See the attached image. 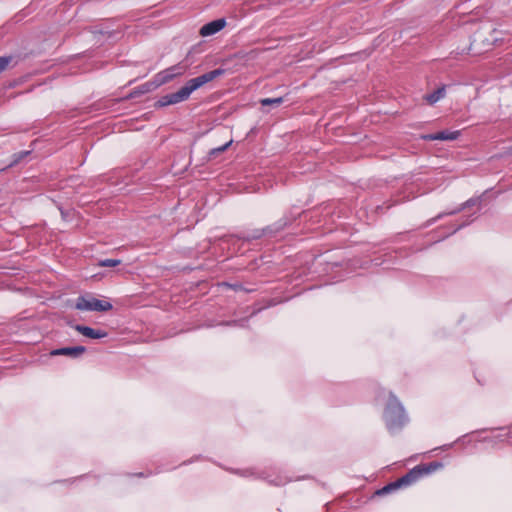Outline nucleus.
<instances>
[{"label": "nucleus", "mask_w": 512, "mask_h": 512, "mask_svg": "<svg viewBox=\"0 0 512 512\" xmlns=\"http://www.w3.org/2000/svg\"><path fill=\"white\" fill-rule=\"evenodd\" d=\"M386 416L391 422H401L404 416V409L398 399L391 396L386 409Z\"/></svg>", "instance_id": "4"}, {"label": "nucleus", "mask_w": 512, "mask_h": 512, "mask_svg": "<svg viewBox=\"0 0 512 512\" xmlns=\"http://www.w3.org/2000/svg\"><path fill=\"white\" fill-rule=\"evenodd\" d=\"M232 140L228 141L226 144H224L223 146L221 147H218V148H214L212 149L209 154H208V159L211 160L213 159L214 157H216L218 154L224 152L231 144H232Z\"/></svg>", "instance_id": "13"}, {"label": "nucleus", "mask_w": 512, "mask_h": 512, "mask_svg": "<svg viewBox=\"0 0 512 512\" xmlns=\"http://www.w3.org/2000/svg\"><path fill=\"white\" fill-rule=\"evenodd\" d=\"M225 26L226 20L224 18H220L203 25L199 33L203 37L211 36L222 30Z\"/></svg>", "instance_id": "5"}, {"label": "nucleus", "mask_w": 512, "mask_h": 512, "mask_svg": "<svg viewBox=\"0 0 512 512\" xmlns=\"http://www.w3.org/2000/svg\"><path fill=\"white\" fill-rule=\"evenodd\" d=\"M429 473V469L425 466H417L399 479V484L409 485L416 481L421 475Z\"/></svg>", "instance_id": "7"}, {"label": "nucleus", "mask_w": 512, "mask_h": 512, "mask_svg": "<svg viewBox=\"0 0 512 512\" xmlns=\"http://www.w3.org/2000/svg\"><path fill=\"white\" fill-rule=\"evenodd\" d=\"M401 486H404L403 484H399V479L394 482V483H391L388 485L389 489L392 491V490H395V489H398L400 488Z\"/></svg>", "instance_id": "17"}, {"label": "nucleus", "mask_w": 512, "mask_h": 512, "mask_svg": "<svg viewBox=\"0 0 512 512\" xmlns=\"http://www.w3.org/2000/svg\"><path fill=\"white\" fill-rule=\"evenodd\" d=\"M224 73L222 69H216L210 71L206 74H203L199 77L190 79L183 87H181L177 92L171 93L161 97L156 105L159 107H164L168 105H173L185 101L188 99L190 94L196 89L200 88L204 84L214 80L216 77L221 76Z\"/></svg>", "instance_id": "1"}, {"label": "nucleus", "mask_w": 512, "mask_h": 512, "mask_svg": "<svg viewBox=\"0 0 512 512\" xmlns=\"http://www.w3.org/2000/svg\"><path fill=\"white\" fill-rule=\"evenodd\" d=\"M391 490L389 489L388 485L385 486L384 488H382L381 490L378 491V494H384V493H388L390 492Z\"/></svg>", "instance_id": "19"}, {"label": "nucleus", "mask_w": 512, "mask_h": 512, "mask_svg": "<svg viewBox=\"0 0 512 512\" xmlns=\"http://www.w3.org/2000/svg\"><path fill=\"white\" fill-rule=\"evenodd\" d=\"M459 131H441L436 134H430L423 136V139L426 140H455L459 137Z\"/></svg>", "instance_id": "10"}, {"label": "nucleus", "mask_w": 512, "mask_h": 512, "mask_svg": "<svg viewBox=\"0 0 512 512\" xmlns=\"http://www.w3.org/2000/svg\"><path fill=\"white\" fill-rule=\"evenodd\" d=\"M121 263L118 259H106L99 262L101 267H115Z\"/></svg>", "instance_id": "15"}, {"label": "nucleus", "mask_w": 512, "mask_h": 512, "mask_svg": "<svg viewBox=\"0 0 512 512\" xmlns=\"http://www.w3.org/2000/svg\"><path fill=\"white\" fill-rule=\"evenodd\" d=\"M85 352V348L83 346L76 347H65L60 349H55L50 352L51 356H68L71 358H77L81 356Z\"/></svg>", "instance_id": "8"}, {"label": "nucleus", "mask_w": 512, "mask_h": 512, "mask_svg": "<svg viewBox=\"0 0 512 512\" xmlns=\"http://www.w3.org/2000/svg\"><path fill=\"white\" fill-rule=\"evenodd\" d=\"M75 329L81 333L83 336L91 338V339H99L104 338L107 336V333L101 330H95L93 328L82 326V325H76Z\"/></svg>", "instance_id": "9"}, {"label": "nucleus", "mask_w": 512, "mask_h": 512, "mask_svg": "<svg viewBox=\"0 0 512 512\" xmlns=\"http://www.w3.org/2000/svg\"><path fill=\"white\" fill-rule=\"evenodd\" d=\"M30 152L29 151H22V152H19V153H16L12 156V160L11 162L4 168H2L3 170L6 169V168H9V167H13L15 165H17L19 162H21Z\"/></svg>", "instance_id": "12"}, {"label": "nucleus", "mask_w": 512, "mask_h": 512, "mask_svg": "<svg viewBox=\"0 0 512 512\" xmlns=\"http://www.w3.org/2000/svg\"><path fill=\"white\" fill-rule=\"evenodd\" d=\"M283 102V98L282 97H278V98H264L260 101V103L263 105V106H268V105H274V106H278L280 105L281 103Z\"/></svg>", "instance_id": "14"}, {"label": "nucleus", "mask_w": 512, "mask_h": 512, "mask_svg": "<svg viewBox=\"0 0 512 512\" xmlns=\"http://www.w3.org/2000/svg\"><path fill=\"white\" fill-rule=\"evenodd\" d=\"M10 61V57H0V74L7 69Z\"/></svg>", "instance_id": "16"}, {"label": "nucleus", "mask_w": 512, "mask_h": 512, "mask_svg": "<svg viewBox=\"0 0 512 512\" xmlns=\"http://www.w3.org/2000/svg\"><path fill=\"white\" fill-rule=\"evenodd\" d=\"M76 309L86 311H109L112 309V305L108 301L99 300L94 297L85 298L80 297L77 299Z\"/></svg>", "instance_id": "2"}, {"label": "nucleus", "mask_w": 512, "mask_h": 512, "mask_svg": "<svg viewBox=\"0 0 512 512\" xmlns=\"http://www.w3.org/2000/svg\"><path fill=\"white\" fill-rule=\"evenodd\" d=\"M187 69V66L183 64H177L175 66H172L160 73H158L155 77L154 86L158 87L160 85H163L165 83L170 82L177 76H181L185 73Z\"/></svg>", "instance_id": "3"}, {"label": "nucleus", "mask_w": 512, "mask_h": 512, "mask_svg": "<svg viewBox=\"0 0 512 512\" xmlns=\"http://www.w3.org/2000/svg\"><path fill=\"white\" fill-rule=\"evenodd\" d=\"M429 473V469L425 466H417L399 479V484L409 485L416 481L421 475Z\"/></svg>", "instance_id": "6"}, {"label": "nucleus", "mask_w": 512, "mask_h": 512, "mask_svg": "<svg viewBox=\"0 0 512 512\" xmlns=\"http://www.w3.org/2000/svg\"><path fill=\"white\" fill-rule=\"evenodd\" d=\"M3 169H0V171H2Z\"/></svg>", "instance_id": "20"}, {"label": "nucleus", "mask_w": 512, "mask_h": 512, "mask_svg": "<svg viewBox=\"0 0 512 512\" xmlns=\"http://www.w3.org/2000/svg\"><path fill=\"white\" fill-rule=\"evenodd\" d=\"M445 96V86L438 88L435 92L425 95L424 99L428 104L432 105Z\"/></svg>", "instance_id": "11"}, {"label": "nucleus", "mask_w": 512, "mask_h": 512, "mask_svg": "<svg viewBox=\"0 0 512 512\" xmlns=\"http://www.w3.org/2000/svg\"><path fill=\"white\" fill-rule=\"evenodd\" d=\"M439 466H440V464L435 463V464H431L429 466H425V468H428L429 472H431V471L435 470Z\"/></svg>", "instance_id": "18"}]
</instances>
